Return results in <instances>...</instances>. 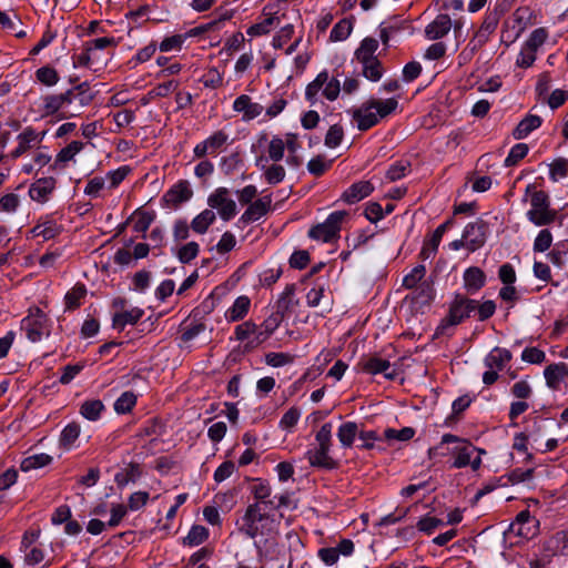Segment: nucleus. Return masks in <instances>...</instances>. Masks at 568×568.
Here are the masks:
<instances>
[{"label": "nucleus", "mask_w": 568, "mask_h": 568, "mask_svg": "<svg viewBox=\"0 0 568 568\" xmlns=\"http://www.w3.org/2000/svg\"><path fill=\"white\" fill-rule=\"evenodd\" d=\"M186 41L184 33H178L164 37L161 42H158L159 51L161 53L180 52Z\"/></svg>", "instance_id": "864d4df0"}, {"label": "nucleus", "mask_w": 568, "mask_h": 568, "mask_svg": "<svg viewBox=\"0 0 568 568\" xmlns=\"http://www.w3.org/2000/svg\"><path fill=\"white\" fill-rule=\"evenodd\" d=\"M84 148V143L81 141H72L67 146L62 148L55 155L54 164L52 169L63 168L69 161H72L74 156L80 153Z\"/></svg>", "instance_id": "a18cd8bd"}, {"label": "nucleus", "mask_w": 568, "mask_h": 568, "mask_svg": "<svg viewBox=\"0 0 568 568\" xmlns=\"http://www.w3.org/2000/svg\"><path fill=\"white\" fill-rule=\"evenodd\" d=\"M270 6L264 7L263 14L266 16L264 20L261 22L254 23L246 30V33L251 37H260L267 34L271 29L278 24L281 18L277 16L276 11H272Z\"/></svg>", "instance_id": "2f4dec72"}, {"label": "nucleus", "mask_w": 568, "mask_h": 568, "mask_svg": "<svg viewBox=\"0 0 568 568\" xmlns=\"http://www.w3.org/2000/svg\"><path fill=\"white\" fill-rule=\"evenodd\" d=\"M375 187L371 181H358L349 185L341 195L346 204H355L374 192Z\"/></svg>", "instance_id": "393cba45"}, {"label": "nucleus", "mask_w": 568, "mask_h": 568, "mask_svg": "<svg viewBox=\"0 0 568 568\" xmlns=\"http://www.w3.org/2000/svg\"><path fill=\"white\" fill-rule=\"evenodd\" d=\"M229 193L226 187H217L207 199L209 206L216 209L224 221H230L236 214V203Z\"/></svg>", "instance_id": "f8f14e48"}, {"label": "nucleus", "mask_w": 568, "mask_h": 568, "mask_svg": "<svg viewBox=\"0 0 568 568\" xmlns=\"http://www.w3.org/2000/svg\"><path fill=\"white\" fill-rule=\"evenodd\" d=\"M454 225V219H447L444 223L438 225L436 230L430 235L429 240H425L423 247L418 254V257L423 261L428 260L429 257L434 256L437 251L438 246L442 242V239L444 234Z\"/></svg>", "instance_id": "a211bd4d"}, {"label": "nucleus", "mask_w": 568, "mask_h": 568, "mask_svg": "<svg viewBox=\"0 0 568 568\" xmlns=\"http://www.w3.org/2000/svg\"><path fill=\"white\" fill-rule=\"evenodd\" d=\"M487 224L481 219L476 222L468 223L463 232V237L467 243V250L475 252L483 247L486 243Z\"/></svg>", "instance_id": "dca6fc26"}, {"label": "nucleus", "mask_w": 568, "mask_h": 568, "mask_svg": "<svg viewBox=\"0 0 568 568\" xmlns=\"http://www.w3.org/2000/svg\"><path fill=\"white\" fill-rule=\"evenodd\" d=\"M485 454V449L475 446L469 439L450 433L444 434L440 442L427 450L429 459L452 456L450 468L470 467L473 471L480 469L483 465L481 456Z\"/></svg>", "instance_id": "f257e3e1"}, {"label": "nucleus", "mask_w": 568, "mask_h": 568, "mask_svg": "<svg viewBox=\"0 0 568 568\" xmlns=\"http://www.w3.org/2000/svg\"><path fill=\"white\" fill-rule=\"evenodd\" d=\"M542 119L536 114H527L514 129L513 136L521 140L528 136L534 130L540 128Z\"/></svg>", "instance_id": "a19ab883"}, {"label": "nucleus", "mask_w": 568, "mask_h": 568, "mask_svg": "<svg viewBox=\"0 0 568 568\" xmlns=\"http://www.w3.org/2000/svg\"><path fill=\"white\" fill-rule=\"evenodd\" d=\"M347 213L345 211L332 212L323 223L312 226L308 237L323 243H332L339 239L342 224Z\"/></svg>", "instance_id": "1a4fd4ad"}, {"label": "nucleus", "mask_w": 568, "mask_h": 568, "mask_svg": "<svg viewBox=\"0 0 568 568\" xmlns=\"http://www.w3.org/2000/svg\"><path fill=\"white\" fill-rule=\"evenodd\" d=\"M410 168H412V164H410L409 160H406V159L398 160L388 166V169L385 173V178L389 182L398 181V180L403 179L404 176H406L410 172Z\"/></svg>", "instance_id": "603ef678"}, {"label": "nucleus", "mask_w": 568, "mask_h": 568, "mask_svg": "<svg viewBox=\"0 0 568 568\" xmlns=\"http://www.w3.org/2000/svg\"><path fill=\"white\" fill-rule=\"evenodd\" d=\"M359 428L355 422H344L339 425L336 436L343 448H352L355 438L358 437Z\"/></svg>", "instance_id": "79ce46f5"}, {"label": "nucleus", "mask_w": 568, "mask_h": 568, "mask_svg": "<svg viewBox=\"0 0 568 568\" xmlns=\"http://www.w3.org/2000/svg\"><path fill=\"white\" fill-rule=\"evenodd\" d=\"M544 550L551 556H568V528L551 535L545 541Z\"/></svg>", "instance_id": "c85d7f7f"}, {"label": "nucleus", "mask_w": 568, "mask_h": 568, "mask_svg": "<svg viewBox=\"0 0 568 568\" xmlns=\"http://www.w3.org/2000/svg\"><path fill=\"white\" fill-rule=\"evenodd\" d=\"M321 90L323 97L328 101H335L341 92V83L336 78H332L329 80L328 72L326 70L320 72L305 89V99L311 105L317 103L318 92Z\"/></svg>", "instance_id": "6e6552de"}, {"label": "nucleus", "mask_w": 568, "mask_h": 568, "mask_svg": "<svg viewBox=\"0 0 568 568\" xmlns=\"http://www.w3.org/2000/svg\"><path fill=\"white\" fill-rule=\"evenodd\" d=\"M452 27L453 22L449 14L440 13L429 24L426 26L425 37L428 40H439L448 34Z\"/></svg>", "instance_id": "bb28decb"}, {"label": "nucleus", "mask_w": 568, "mask_h": 568, "mask_svg": "<svg viewBox=\"0 0 568 568\" xmlns=\"http://www.w3.org/2000/svg\"><path fill=\"white\" fill-rule=\"evenodd\" d=\"M144 316V310L132 307L128 311L114 312L112 316V327L122 332L126 325H135Z\"/></svg>", "instance_id": "473e14b6"}, {"label": "nucleus", "mask_w": 568, "mask_h": 568, "mask_svg": "<svg viewBox=\"0 0 568 568\" xmlns=\"http://www.w3.org/2000/svg\"><path fill=\"white\" fill-rule=\"evenodd\" d=\"M500 17L501 14L497 9L487 11L485 13L484 20L476 33V38L479 40V42L488 41L490 34L496 31Z\"/></svg>", "instance_id": "e433bc0d"}, {"label": "nucleus", "mask_w": 568, "mask_h": 568, "mask_svg": "<svg viewBox=\"0 0 568 568\" xmlns=\"http://www.w3.org/2000/svg\"><path fill=\"white\" fill-rule=\"evenodd\" d=\"M362 64V74L372 82H377L384 74V68L379 59L371 60L367 63Z\"/></svg>", "instance_id": "e2e57ef3"}, {"label": "nucleus", "mask_w": 568, "mask_h": 568, "mask_svg": "<svg viewBox=\"0 0 568 568\" xmlns=\"http://www.w3.org/2000/svg\"><path fill=\"white\" fill-rule=\"evenodd\" d=\"M474 397L469 394H464L457 397L452 404V413L445 418L444 425L453 427L462 420L464 412L471 405Z\"/></svg>", "instance_id": "f704fd0d"}, {"label": "nucleus", "mask_w": 568, "mask_h": 568, "mask_svg": "<svg viewBox=\"0 0 568 568\" xmlns=\"http://www.w3.org/2000/svg\"><path fill=\"white\" fill-rule=\"evenodd\" d=\"M193 196V191L187 180H180L173 184L161 197L163 207L176 209Z\"/></svg>", "instance_id": "4468645a"}, {"label": "nucleus", "mask_w": 568, "mask_h": 568, "mask_svg": "<svg viewBox=\"0 0 568 568\" xmlns=\"http://www.w3.org/2000/svg\"><path fill=\"white\" fill-rule=\"evenodd\" d=\"M544 377L550 389L558 390L560 384L568 379V365L564 362L550 364L545 368Z\"/></svg>", "instance_id": "cd10ccee"}, {"label": "nucleus", "mask_w": 568, "mask_h": 568, "mask_svg": "<svg viewBox=\"0 0 568 568\" xmlns=\"http://www.w3.org/2000/svg\"><path fill=\"white\" fill-rule=\"evenodd\" d=\"M62 231L63 226L54 220L53 215L48 214L37 221L30 233L33 237H42L44 241H49L60 235Z\"/></svg>", "instance_id": "6ab92c4d"}, {"label": "nucleus", "mask_w": 568, "mask_h": 568, "mask_svg": "<svg viewBox=\"0 0 568 568\" xmlns=\"http://www.w3.org/2000/svg\"><path fill=\"white\" fill-rule=\"evenodd\" d=\"M397 106L398 100L396 98L386 100L372 98L353 112V119L357 123V129L365 132L378 124L381 119L394 113Z\"/></svg>", "instance_id": "20e7f679"}, {"label": "nucleus", "mask_w": 568, "mask_h": 568, "mask_svg": "<svg viewBox=\"0 0 568 568\" xmlns=\"http://www.w3.org/2000/svg\"><path fill=\"white\" fill-rule=\"evenodd\" d=\"M36 79L45 87H54L60 81L59 72L47 64L36 70Z\"/></svg>", "instance_id": "4d7b16f0"}, {"label": "nucleus", "mask_w": 568, "mask_h": 568, "mask_svg": "<svg viewBox=\"0 0 568 568\" xmlns=\"http://www.w3.org/2000/svg\"><path fill=\"white\" fill-rule=\"evenodd\" d=\"M57 186V180L53 176L37 179L29 187V196L38 203H45L50 200Z\"/></svg>", "instance_id": "412c9836"}, {"label": "nucleus", "mask_w": 568, "mask_h": 568, "mask_svg": "<svg viewBox=\"0 0 568 568\" xmlns=\"http://www.w3.org/2000/svg\"><path fill=\"white\" fill-rule=\"evenodd\" d=\"M232 17H233L232 11H225V12L219 14L216 18L212 19L211 21L199 24V26L187 30L184 33V36H186V40H187L189 38H195V37H200L202 34L209 33V32L219 31L223 27L224 22L232 19Z\"/></svg>", "instance_id": "c756f323"}, {"label": "nucleus", "mask_w": 568, "mask_h": 568, "mask_svg": "<svg viewBox=\"0 0 568 568\" xmlns=\"http://www.w3.org/2000/svg\"><path fill=\"white\" fill-rule=\"evenodd\" d=\"M52 460H53L52 456H50L45 453L34 454V455L28 456L21 460L20 469L24 473H28L33 469H39V468L45 467V466L50 465L52 463Z\"/></svg>", "instance_id": "8fccbe9b"}, {"label": "nucleus", "mask_w": 568, "mask_h": 568, "mask_svg": "<svg viewBox=\"0 0 568 568\" xmlns=\"http://www.w3.org/2000/svg\"><path fill=\"white\" fill-rule=\"evenodd\" d=\"M199 243L191 241L180 246L174 254L182 264H189L199 255Z\"/></svg>", "instance_id": "bf43d9fd"}, {"label": "nucleus", "mask_w": 568, "mask_h": 568, "mask_svg": "<svg viewBox=\"0 0 568 568\" xmlns=\"http://www.w3.org/2000/svg\"><path fill=\"white\" fill-rule=\"evenodd\" d=\"M243 165V159L240 152H232L229 155L222 156L220 160V168L226 175L233 174Z\"/></svg>", "instance_id": "680f3d73"}, {"label": "nucleus", "mask_w": 568, "mask_h": 568, "mask_svg": "<svg viewBox=\"0 0 568 568\" xmlns=\"http://www.w3.org/2000/svg\"><path fill=\"white\" fill-rule=\"evenodd\" d=\"M140 464L131 462L114 475V483L118 488H124L129 483H135L142 476Z\"/></svg>", "instance_id": "ea45409f"}, {"label": "nucleus", "mask_w": 568, "mask_h": 568, "mask_svg": "<svg viewBox=\"0 0 568 568\" xmlns=\"http://www.w3.org/2000/svg\"><path fill=\"white\" fill-rule=\"evenodd\" d=\"M230 135L224 130L214 131L206 139L199 142L194 149L193 154L195 159H203L206 155H216L222 152L229 144Z\"/></svg>", "instance_id": "9d476101"}, {"label": "nucleus", "mask_w": 568, "mask_h": 568, "mask_svg": "<svg viewBox=\"0 0 568 568\" xmlns=\"http://www.w3.org/2000/svg\"><path fill=\"white\" fill-rule=\"evenodd\" d=\"M487 284L486 273L478 266H469L463 273L464 294L475 295Z\"/></svg>", "instance_id": "aec40b11"}, {"label": "nucleus", "mask_w": 568, "mask_h": 568, "mask_svg": "<svg viewBox=\"0 0 568 568\" xmlns=\"http://www.w3.org/2000/svg\"><path fill=\"white\" fill-rule=\"evenodd\" d=\"M251 300L246 295H241L235 298L233 304L226 310L224 316L229 323L242 321L250 311Z\"/></svg>", "instance_id": "c9c22d12"}, {"label": "nucleus", "mask_w": 568, "mask_h": 568, "mask_svg": "<svg viewBox=\"0 0 568 568\" xmlns=\"http://www.w3.org/2000/svg\"><path fill=\"white\" fill-rule=\"evenodd\" d=\"M105 410V406L101 399H85L79 408L80 415L90 420L97 422L101 418L103 412Z\"/></svg>", "instance_id": "c03bdc74"}, {"label": "nucleus", "mask_w": 568, "mask_h": 568, "mask_svg": "<svg viewBox=\"0 0 568 568\" xmlns=\"http://www.w3.org/2000/svg\"><path fill=\"white\" fill-rule=\"evenodd\" d=\"M215 213L210 209H205L192 220L190 225L195 233L204 234L215 222Z\"/></svg>", "instance_id": "3c124183"}, {"label": "nucleus", "mask_w": 568, "mask_h": 568, "mask_svg": "<svg viewBox=\"0 0 568 568\" xmlns=\"http://www.w3.org/2000/svg\"><path fill=\"white\" fill-rule=\"evenodd\" d=\"M568 176V159L557 158L549 165V179L557 182L560 179Z\"/></svg>", "instance_id": "774afa93"}, {"label": "nucleus", "mask_w": 568, "mask_h": 568, "mask_svg": "<svg viewBox=\"0 0 568 568\" xmlns=\"http://www.w3.org/2000/svg\"><path fill=\"white\" fill-rule=\"evenodd\" d=\"M353 30V22L351 19H341L331 30L329 40L333 42L346 40Z\"/></svg>", "instance_id": "052dcab7"}, {"label": "nucleus", "mask_w": 568, "mask_h": 568, "mask_svg": "<svg viewBox=\"0 0 568 568\" xmlns=\"http://www.w3.org/2000/svg\"><path fill=\"white\" fill-rule=\"evenodd\" d=\"M539 521L528 509L519 511L509 525V531L524 539H531L538 534Z\"/></svg>", "instance_id": "9b49d317"}, {"label": "nucleus", "mask_w": 568, "mask_h": 568, "mask_svg": "<svg viewBox=\"0 0 568 568\" xmlns=\"http://www.w3.org/2000/svg\"><path fill=\"white\" fill-rule=\"evenodd\" d=\"M80 436V425L75 422L64 426L60 434V446L64 448L71 447Z\"/></svg>", "instance_id": "69168bd1"}, {"label": "nucleus", "mask_w": 568, "mask_h": 568, "mask_svg": "<svg viewBox=\"0 0 568 568\" xmlns=\"http://www.w3.org/2000/svg\"><path fill=\"white\" fill-rule=\"evenodd\" d=\"M284 317V315L275 311L270 314L258 326L255 337L245 345V349L254 348L266 342L280 327Z\"/></svg>", "instance_id": "2eb2a0df"}, {"label": "nucleus", "mask_w": 568, "mask_h": 568, "mask_svg": "<svg viewBox=\"0 0 568 568\" xmlns=\"http://www.w3.org/2000/svg\"><path fill=\"white\" fill-rule=\"evenodd\" d=\"M235 525L241 535L255 539L274 535L278 523L268 508H262L258 504H250Z\"/></svg>", "instance_id": "f03ea898"}, {"label": "nucleus", "mask_w": 568, "mask_h": 568, "mask_svg": "<svg viewBox=\"0 0 568 568\" xmlns=\"http://www.w3.org/2000/svg\"><path fill=\"white\" fill-rule=\"evenodd\" d=\"M513 354L507 348L494 347L489 354L485 357V366L488 368L503 371L506 365L511 361Z\"/></svg>", "instance_id": "58836bf2"}, {"label": "nucleus", "mask_w": 568, "mask_h": 568, "mask_svg": "<svg viewBox=\"0 0 568 568\" xmlns=\"http://www.w3.org/2000/svg\"><path fill=\"white\" fill-rule=\"evenodd\" d=\"M468 318L469 314L463 301V293H454L445 316L435 328L434 338L452 337L455 334V328Z\"/></svg>", "instance_id": "0eeeda50"}, {"label": "nucleus", "mask_w": 568, "mask_h": 568, "mask_svg": "<svg viewBox=\"0 0 568 568\" xmlns=\"http://www.w3.org/2000/svg\"><path fill=\"white\" fill-rule=\"evenodd\" d=\"M463 301L469 318L474 316L478 322L488 321L495 315L497 310V304L494 300H476L463 293Z\"/></svg>", "instance_id": "ddd939ff"}, {"label": "nucleus", "mask_w": 568, "mask_h": 568, "mask_svg": "<svg viewBox=\"0 0 568 568\" xmlns=\"http://www.w3.org/2000/svg\"><path fill=\"white\" fill-rule=\"evenodd\" d=\"M378 48V41L374 38L367 37L362 40L359 47L355 51V58L359 63H367L371 60L377 59L375 52Z\"/></svg>", "instance_id": "49530a36"}, {"label": "nucleus", "mask_w": 568, "mask_h": 568, "mask_svg": "<svg viewBox=\"0 0 568 568\" xmlns=\"http://www.w3.org/2000/svg\"><path fill=\"white\" fill-rule=\"evenodd\" d=\"M52 321L49 315L37 305L27 310V315L20 322V331L31 343H39L51 335Z\"/></svg>", "instance_id": "423d86ee"}, {"label": "nucleus", "mask_w": 568, "mask_h": 568, "mask_svg": "<svg viewBox=\"0 0 568 568\" xmlns=\"http://www.w3.org/2000/svg\"><path fill=\"white\" fill-rule=\"evenodd\" d=\"M135 221L133 224V231L136 233H142L143 237H145V233L151 226V224L154 222L156 214L154 211H146L142 207H139L134 211L132 215Z\"/></svg>", "instance_id": "de8ad7c7"}, {"label": "nucleus", "mask_w": 568, "mask_h": 568, "mask_svg": "<svg viewBox=\"0 0 568 568\" xmlns=\"http://www.w3.org/2000/svg\"><path fill=\"white\" fill-rule=\"evenodd\" d=\"M357 367L363 373L369 375L384 374V377L388 381H394L397 377L396 371L388 372L390 363L387 359H383L376 355L363 357L357 363Z\"/></svg>", "instance_id": "f3484780"}, {"label": "nucleus", "mask_w": 568, "mask_h": 568, "mask_svg": "<svg viewBox=\"0 0 568 568\" xmlns=\"http://www.w3.org/2000/svg\"><path fill=\"white\" fill-rule=\"evenodd\" d=\"M155 63L160 67V70L155 74L156 79L179 74L183 69V65L179 61L163 54L156 57Z\"/></svg>", "instance_id": "37998d69"}, {"label": "nucleus", "mask_w": 568, "mask_h": 568, "mask_svg": "<svg viewBox=\"0 0 568 568\" xmlns=\"http://www.w3.org/2000/svg\"><path fill=\"white\" fill-rule=\"evenodd\" d=\"M413 290L414 292L406 296V301H409L415 308L420 310L432 305L436 296L433 283L424 281Z\"/></svg>", "instance_id": "4be33fe9"}, {"label": "nucleus", "mask_w": 568, "mask_h": 568, "mask_svg": "<svg viewBox=\"0 0 568 568\" xmlns=\"http://www.w3.org/2000/svg\"><path fill=\"white\" fill-rule=\"evenodd\" d=\"M333 162L334 160H327L325 155L318 154L308 161L307 170L313 176L320 178L332 168Z\"/></svg>", "instance_id": "13d9d810"}, {"label": "nucleus", "mask_w": 568, "mask_h": 568, "mask_svg": "<svg viewBox=\"0 0 568 568\" xmlns=\"http://www.w3.org/2000/svg\"><path fill=\"white\" fill-rule=\"evenodd\" d=\"M525 195L530 197L531 209L526 214L529 222L536 226H546L556 221L558 212L550 207V197L546 191L528 184Z\"/></svg>", "instance_id": "39448f33"}, {"label": "nucleus", "mask_w": 568, "mask_h": 568, "mask_svg": "<svg viewBox=\"0 0 568 568\" xmlns=\"http://www.w3.org/2000/svg\"><path fill=\"white\" fill-rule=\"evenodd\" d=\"M42 116L58 114V120L68 119L72 114L63 111V105L59 94H47L42 97Z\"/></svg>", "instance_id": "4c0bfd02"}, {"label": "nucleus", "mask_w": 568, "mask_h": 568, "mask_svg": "<svg viewBox=\"0 0 568 568\" xmlns=\"http://www.w3.org/2000/svg\"><path fill=\"white\" fill-rule=\"evenodd\" d=\"M138 403V396L132 390H126L118 397L113 404L116 414L124 415L133 410Z\"/></svg>", "instance_id": "5fc2aeb1"}, {"label": "nucleus", "mask_w": 568, "mask_h": 568, "mask_svg": "<svg viewBox=\"0 0 568 568\" xmlns=\"http://www.w3.org/2000/svg\"><path fill=\"white\" fill-rule=\"evenodd\" d=\"M296 285L294 283L287 284L275 302V312L285 316L293 306Z\"/></svg>", "instance_id": "09e8293b"}, {"label": "nucleus", "mask_w": 568, "mask_h": 568, "mask_svg": "<svg viewBox=\"0 0 568 568\" xmlns=\"http://www.w3.org/2000/svg\"><path fill=\"white\" fill-rule=\"evenodd\" d=\"M88 294V288L84 283L77 282L64 295V312H73L81 307Z\"/></svg>", "instance_id": "72a5a7b5"}, {"label": "nucleus", "mask_w": 568, "mask_h": 568, "mask_svg": "<svg viewBox=\"0 0 568 568\" xmlns=\"http://www.w3.org/2000/svg\"><path fill=\"white\" fill-rule=\"evenodd\" d=\"M272 199L271 195H265L250 203L247 209L241 215L239 222L247 225L258 221L265 216L271 210Z\"/></svg>", "instance_id": "5701e85b"}, {"label": "nucleus", "mask_w": 568, "mask_h": 568, "mask_svg": "<svg viewBox=\"0 0 568 568\" xmlns=\"http://www.w3.org/2000/svg\"><path fill=\"white\" fill-rule=\"evenodd\" d=\"M426 275V267L423 264L416 265L408 274L403 278L402 286L406 290L416 288Z\"/></svg>", "instance_id": "0e129e2a"}, {"label": "nucleus", "mask_w": 568, "mask_h": 568, "mask_svg": "<svg viewBox=\"0 0 568 568\" xmlns=\"http://www.w3.org/2000/svg\"><path fill=\"white\" fill-rule=\"evenodd\" d=\"M248 490L254 498L253 504H258L262 508H268V503L272 501V486L268 480L264 478H251Z\"/></svg>", "instance_id": "b1692460"}, {"label": "nucleus", "mask_w": 568, "mask_h": 568, "mask_svg": "<svg viewBox=\"0 0 568 568\" xmlns=\"http://www.w3.org/2000/svg\"><path fill=\"white\" fill-rule=\"evenodd\" d=\"M17 142L18 145L7 155L11 160H18L32 148L38 146L34 128L31 125L26 126L22 132L18 134Z\"/></svg>", "instance_id": "a878e982"}, {"label": "nucleus", "mask_w": 568, "mask_h": 568, "mask_svg": "<svg viewBox=\"0 0 568 568\" xmlns=\"http://www.w3.org/2000/svg\"><path fill=\"white\" fill-rule=\"evenodd\" d=\"M333 425L331 422L324 423L315 434L316 446L305 452L304 458L310 466L325 471H332L339 468V460L331 455L333 446Z\"/></svg>", "instance_id": "7ed1b4c3"}, {"label": "nucleus", "mask_w": 568, "mask_h": 568, "mask_svg": "<svg viewBox=\"0 0 568 568\" xmlns=\"http://www.w3.org/2000/svg\"><path fill=\"white\" fill-rule=\"evenodd\" d=\"M233 110L243 113L244 121H251L263 112L264 108L256 102H253L251 97L242 94L233 102Z\"/></svg>", "instance_id": "7c9ffc66"}, {"label": "nucleus", "mask_w": 568, "mask_h": 568, "mask_svg": "<svg viewBox=\"0 0 568 568\" xmlns=\"http://www.w3.org/2000/svg\"><path fill=\"white\" fill-rule=\"evenodd\" d=\"M209 538V530L204 526L193 525L184 538V545L199 546Z\"/></svg>", "instance_id": "338daca9"}, {"label": "nucleus", "mask_w": 568, "mask_h": 568, "mask_svg": "<svg viewBox=\"0 0 568 568\" xmlns=\"http://www.w3.org/2000/svg\"><path fill=\"white\" fill-rule=\"evenodd\" d=\"M156 50H159L158 41L151 40L146 45L136 51L129 60V63L132 64V67L143 64L154 57Z\"/></svg>", "instance_id": "6e6d98bb"}]
</instances>
